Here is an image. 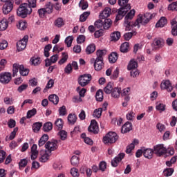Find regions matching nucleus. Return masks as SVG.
<instances>
[{
  "label": "nucleus",
  "instance_id": "nucleus-18",
  "mask_svg": "<svg viewBox=\"0 0 177 177\" xmlns=\"http://www.w3.org/2000/svg\"><path fill=\"white\" fill-rule=\"evenodd\" d=\"M168 23V20L165 17H162L158 21L156 24V27L157 28H162V27H165Z\"/></svg>",
  "mask_w": 177,
  "mask_h": 177
},
{
  "label": "nucleus",
  "instance_id": "nucleus-5",
  "mask_svg": "<svg viewBox=\"0 0 177 177\" xmlns=\"http://www.w3.org/2000/svg\"><path fill=\"white\" fill-rule=\"evenodd\" d=\"M153 153L157 157H162L167 154V148L164 147V144H158L153 146Z\"/></svg>",
  "mask_w": 177,
  "mask_h": 177
},
{
  "label": "nucleus",
  "instance_id": "nucleus-33",
  "mask_svg": "<svg viewBox=\"0 0 177 177\" xmlns=\"http://www.w3.org/2000/svg\"><path fill=\"white\" fill-rule=\"evenodd\" d=\"M118 59V54L117 53H112L109 56V61L110 63H115Z\"/></svg>",
  "mask_w": 177,
  "mask_h": 177
},
{
  "label": "nucleus",
  "instance_id": "nucleus-14",
  "mask_svg": "<svg viewBox=\"0 0 177 177\" xmlns=\"http://www.w3.org/2000/svg\"><path fill=\"white\" fill-rule=\"evenodd\" d=\"M124 157H125V153H120L111 161L112 167H118V162H120V161H122V158H124Z\"/></svg>",
  "mask_w": 177,
  "mask_h": 177
},
{
  "label": "nucleus",
  "instance_id": "nucleus-29",
  "mask_svg": "<svg viewBox=\"0 0 177 177\" xmlns=\"http://www.w3.org/2000/svg\"><path fill=\"white\" fill-rule=\"evenodd\" d=\"M19 73L23 77H27V75H28V73H30V70L28 68H24V65H20Z\"/></svg>",
  "mask_w": 177,
  "mask_h": 177
},
{
  "label": "nucleus",
  "instance_id": "nucleus-10",
  "mask_svg": "<svg viewBox=\"0 0 177 177\" xmlns=\"http://www.w3.org/2000/svg\"><path fill=\"white\" fill-rule=\"evenodd\" d=\"M88 131V132H92L94 135H97L99 133V126L97 125V122L95 120H92L91 121Z\"/></svg>",
  "mask_w": 177,
  "mask_h": 177
},
{
  "label": "nucleus",
  "instance_id": "nucleus-7",
  "mask_svg": "<svg viewBox=\"0 0 177 177\" xmlns=\"http://www.w3.org/2000/svg\"><path fill=\"white\" fill-rule=\"evenodd\" d=\"M27 42H28V35H25L23 39L17 43V49L18 52H21V50H24V49H26Z\"/></svg>",
  "mask_w": 177,
  "mask_h": 177
},
{
  "label": "nucleus",
  "instance_id": "nucleus-54",
  "mask_svg": "<svg viewBox=\"0 0 177 177\" xmlns=\"http://www.w3.org/2000/svg\"><path fill=\"white\" fill-rule=\"evenodd\" d=\"M164 176H171L172 174H174V169L172 168H167L164 170Z\"/></svg>",
  "mask_w": 177,
  "mask_h": 177
},
{
  "label": "nucleus",
  "instance_id": "nucleus-51",
  "mask_svg": "<svg viewBox=\"0 0 177 177\" xmlns=\"http://www.w3.org/2000/svg\"><path fill=\"white\" fill-rule=\"evenodd\" d=\"M8 21L3 20L0 22V31H5L8 28Z\"/></svg>",
  "mask_w": 177,
  "mask_h": 177
},
{
  "label": "nucleus",
  "instance_id": "nucleus-47",
  "mask_svg": "<svg viewBox=\"0 0 177 177\" xmlns=\"http://www.w3.org/2000/svg\"><path fill=\"white\" fill-rule=\"evenodd\" d=\"M62 58L58 62V64L60 65L64 64L68 59V55L66 53H62Z\"/></svg>",
  "mask_w": 177,
  "mask_h": 177
},
{
  "label": "nucleus",
  "instance_id": "nucleus-12",
  "mask_svg": "<svg viewBox=\"0 0 177 177\" xmlns=\"http://www.w3.org/2000/svg\"><path fill=\"white\" fill-rule=\"evenodd\" d=\"M13 9V1L6 2L3 6V13L4 15H8L12 12Z\"/></svg>",
  "mask_w": 177,
  "mask_h": 177
},
{
  "label": "nucleus",
  "instance_id": "nucleus-25",
  "mask_svg": "<svg viewBox=\"0 0 177 177\" xmlns=\"http://www.w3.org/2000/svg\"><path fill=\"white\" fill-rule=\"evenodd\" d=\"M48 139H49V136H48L47 134L43 135L39 140V142H38L39 147H41V146H44V145H45V143L48 142Z\"/></svg>",
  "mask_w": 177,
  "mask_h": 177
},
{
  "label": "nucleus",
  "instance_id": "nucleus-32",
  "mask_svg": "<svg viewBox=\"0 0 177 177\" xmlns=\"http://www.w3.org/2000/svg\"><path fill=\"white\" fill-rule=\"evenodd\" d=\"M53 129V124L50 122H46L43 126V131L44 132H49V131H52Z\"/></svg>",
  "mask_w": 177,
  "mask_h": 177
},
{
  "label": "nucleus",
  "instance_id": "nucleus-21",
  "mask_svg": "<svg viewBox=\"0 0 177 177\" xmlns=\"http://www.w3.org/2000/svg\"><path fill=\"white\" fill-rule=\"evenodd\" d=\"M111 96L115 99H118L121 95V88L115 87L111 91Z\"/></svg>",
  "mask_w": 177,
  "mask_h": 177
},
{
  "label": "nucleus",
  "instance_id": "nucleus-60",
  "mask_svg": "<svg viewBox=\"0 0 177 177\" xmlns=\"http://www.w3.org/2000/svg\"><path fill=\"white\" fill-rule=\"evenodd\" d=\"M106 167L107 164L106 163V162L102 161L99 164V170L104 172V171L106 170Z\"/></svg>",
  "mask_w": 177,
  "mask_h": 177
},
{
  "label": "nucleus",
  "instance_id": "nucleus-34",
  "mask_svg": "<svg viewBox=\"0 0 177 177\" xmlns=\"http://www.w3.org/2000/svg\"><path fill=\"white\" fill-rule=\"evenodd\" d=\"M129 50V43L124 42L120 46V52L122 53H127Z\"/></svg>",
  "mask_w": 177,
  "mask_h": 177
},
{
  "label": "nucleus",
  "instance_id": "nucleus-46",
  "mask_svg": "<svg viewBox=\"0 0 177 177\" xmlns=\"http://www.w3.org/2000/svg\"><path fill=\"white\" fill-rule=\"evenodd\" d=\"M167 9L171 12H177V1L169 4Z\"/></svg>",
  "mask_w": 177,
  "mask_h": 177
},
{
  "label": "nucleus",
  "instance_id": "nucleus-62",
  "mask_svg": "<svg viewBox=\"0 0 177 177\" xmlns=\"http://www.w3.org/2000/svg\"><path fill=\"white\" fill-rule=\"evenodd\" d=\"M17 28L19 30H26V28H27V23L24 21H20L17 25Z\"/></svg>",
  "mask_w": 177,
  "mask_h": 177
},
{
  "label": "nucleus",
  "instance_id": "nucleus-61",
  "mask_svg": "<svg viewBox=\"0 0 177 177\" xmlns=\"http://www.w3.org/2000/svg\"><path fill=\"white\" fill-rule=\"evenodd\" d=\"M71 174L73 177H79L80 176V173H78V169H77V168H72L71 169Z\"/></svg>",
  "mask_w": 177,
  "mask_h": 177
},
{
  "label": "nucleus",
  "instance_id": "nucleus-24",
  "mask_svg": "<svg viewBox=\"0 0 177 177\" xmlns=\"http://www.w3.org/2000/svg\"><path fill=\"white\" fill-rule=\"evenodd\" d=\"M111 15V8L106 7L102 12L100 14L102 19H107Z\"/></svg>",
  "mask_w": 177,
  "mask_h": 177
},
{
  "label": "nucleus",
  "instance_id": "nucleus-59",
  "mask_svg": "<svg viewBox=\"0 0 177 177\" xmlns=\"http://www.w3.org/2000/svg\"><path fill=\"white\" fill-rule=\"evenodd\" d=\"M55 125L59 128V129H62L63 128V120L62 119H57L55 122Z\"/></svg>",
  "mask_w": 177,
  "mask_h": 177
},
{
  "label": "nucleus",
  "instance_id": "nucleus-30",
  "mask_svg": "<svg viewBox=\"0 0 177 177\" xmlns=\"http://www.w3.org/2000/svg\"><path fill=\"white\" fill-rule=\"evenodd\" d=\"M171 35L174 37L177 36V21L175 19L171 21Z\"/></svg>",
  "mask_w": 177,
  "mask_h": 177
},
{
  "label": "nucleus",
  "instance_id": "nucleus-50",
  "mask_svg": "<svg viewBox=\"0 0 177 177\" xmlns=\"http://www.w3.org/2000/svg\"><path fill=\"white\" fill-rule=\"evenodd\" d=\"M74 37L73 36H68L65 39V44L67 45L68 48H70L73 44Z\"/></svg>",
  "mask_w": 177,
  "mask_h": 177
},
{
  "label": "nucleus",
  "instance_id": "nucleus-55",
  "mask_svg": "<svg viewBox=\"0 0 177 177\" xmlns=\"http://www.w3.org/2000/svg\"><path fill=\"white\" fill-rule=\"evenodd\" d=\"M37 13L41 19H44L46 15V11H45L44 8H40L38 10Z\"/></svg>",
  "mask_w": 177,
  "mask_h": 177
},
{
  "label": "nucleus",
  "instance_id": "nucleus-36",
  "mask_svg": "<svg viewBox=\"0 0 177 177\" xmlns=\"http://www.w3.org/2000/svg\"><path fill=\"white\" fill-rule=\"evenodd\" d=\"M42 128V122H37L32 124V130L34 132H39V130Z\"/></svg>",
  "mask_w": 177,
  "mask_h": 177
},
{
  "label": "nucleus",
  "instance_id": "nucleus-6",
  "mask_svg": "<svg viewBox=\"0 0 177 177\" xmlns=\"http://www.w3.org/2000/svg\"><path fill=\"white\" fill-rule=\"evenodd\" d=\"M92 80V75L91 74L82 75L78 78V84L80 86H86Z\"/></svg>",
  "mask_w": 177,
  "mask_h": 177
},
{
  "label": "nucleus",
  "instance_id": "nucleus-2",
  "mask_svg": "<svg viewBox=\"0 0 177 177\" xmlns=\"http://www.w3.org/2000/svg\"><path fill=\"white\" fill-rule=\"evenodd\" d=\"M32 12V8H31L28 3H24L19 6L17 9V15L19 16V17H22V19H26L28 15H31Z\"/></svg>",
  "mask_w": 177,
  "mask_h": 177
},
{
  "label": "nucleus",
  "instance_id": "nucleus-64",
  "mask_svg": "<svg viewBox=\"0 0 177 177\" xmlns=\"http://www.w3.org/2000/svg\"><path fill=\"white\" fill-rule=\"evenodd\" d=\"M61 140H66L67 138V132L65 131H61L59 132Z\"/></svg>",
  "mask_w": 177,
  "mask_h": 177
},
{
  "label": "nucleus",
  "instance_id": "nucleus-13",
  "mask_svg": "<svg viewBox=\"0 0 177 177\" xmlns=\"http://www.w3.org/2000/svg\"><path fill=\"white\" fill-rule=\"evenodd\" d=\"M161 89H166L167 92H172L174 90V86H172V84H171V82L169 80H165L162 82L160 84Z\"/></svg>",
  "mask_w": 177,
  "mask_h": 177
},
{
  "label": "nucleus",
  "instance_id": "nucleus-20",
  "mask_svg": "<svg viewBox=\"0 0 177 177\" xmlns=\"http://www.w3.org/2000/svg\"><path fill=\"white\" fill-rule=\"evenodd\" d=\"M135 145H139V140L137 139H134L129 146L127 147L126 153L127 154H130L131 153L132 150L135 149Z\"/></svg>",
  "mask_w": 177,
  "mask_h": 177
},
{
  "label": "nucleus",
  "instance_id": "nucleus-8",
  "mask_svg": "<svg viewBox=\"0 0 177 177\" xmlns=\"http://www.w3.org/2000/svg\"><path fill=\"white\" fill-rule=\"evenodd\" d=\"M12 81V73L9 72H3L0 73V82L1 84H9Z\"/></svg>",
  "mask_w": 177,
  "mask_h": 177
},
{
  "label": "nucleus",
  "instance_id": "nucleus-63",
  "mask_svg": "<svg viewBox=\"0 0 177 177\" xmlns=\"http://www.w3.org/2000/svg\"><path fill=\"white\" fill-rule=\"evenodd\" d=\"M132 37H133V32H127L124 35V39L125 41H129Z\"/></svg>",
  "mask_w": 177,
  "mask_h": 177
},
{
  "label": "nucleus",
  "instance_id": "nucleus-16",
  "mask_svg": "<svg viewBox=\"0 0 177 177\" xmlns=\"http://www.w3.org/2000/svg\"><path fill=\"white\" fill-rule=\"evenodd\" d=\"M150 21L149 19L145 18V17H140V18L136 19V21L133 24V26L136 27V26H139V24H143L144 26H146L147 23Z\"/></svg>",
  "mask_w": 177,
  "mask_h": 177
},
{
  "label": "nucleus",
  "instance_id": "nucleus-45",
  "mask_svg": "<svg viewBox=\"0 0 177 177\" xmlns=\"http://www.w3.org/2000/svg\"><path fill=\"white\" fill-rule=\"evenodd\" d=\"M19 70H20V65L14 64L12 66V77H16V75H17Z\"/></svg>",
  "mask_w": 177,
  "mask_h": 177
},
{
  "label": "nucleus",
  "instance_id": "nucleus-52",
  "mask_svg": "<svg viewBox=\"0 0 177 177\" xmlns=\"http://www.w3.org/2000/svg\"><path fill=\"white\" fill-rule=\"evenodd\" d=\"M77 92L79 93V95L80 97H85V93H86V89L84 88L81 89V87H77L76 88Z\"/></svg>",
  "mask_w": 177,
  "mask_h": 177
},
{
  "label": "nucleus",
  "instance_id": "nucleus-37",
  "mask_svg": "<svg viewBox=\"0 0 177 177\" xmlns=\"http://www.w3.org/2000/svg\"><path fill=\"white\" fill-rule=\"evenodd\" d=\"M44 9H45V11L47 15H50V13L53 12V4L49 2L47 4H46V8H44Z\"/></svg>",
  "mask_w": 177,
  "mask_h": 177
},
{
  "label": "nucleus",
  "instance_id": "nucleus-26",
  "mask_svg": "<svg viewBox=\"0 0 177 177\" xmlns=\"http://www.w3.org/2000/svg\"><path fill=\"white\" fill-rule=\"evenodd\" d=\"M114 86V84L113 82H109L106 87L104 88V92L106 93V95H110L113 91V87Z\"/></svg>",
  "mask_w": 177,
  "mask_h": 177
},
{
  "label": "nucleus",
  "instance_id": "nucleus-3",
  "mask_svg": "<svg viewBox=\"0 0 177 177\" xmlns=\"http://www.w3.org/2000/svg\"><path fill=\"white\" fill-rule=\"evenodd\" d=\"M118 140V135L115 132L110 131L103 138L104 145H113Z\"/></svg>",
  "mask_w": 177,
  "mask_h": 177
},
{
  "label": "nucleus",
  "instance_id": "nucleus-53",
  "mask_svg": "<svg viewBox=\"0 0 177 177\" xmlns=\"http://www.w3.org/2000/svg\"><path fill=\"white\" fill-rule=\"evenodd\" d=\"M54 84H55V81L53 80L50 79L48 82V83L46 86V88L44 90V92H46L47 89H50V88H53Z\"/></svg>",
  "mask_w": 177,
  "mask_h": 177
},
{
  "label": "nucleus",
  "instance_id": "nucleus-44",
  "mask_svg": "<svg viewBox=\"0 0 177 177\" xmlns=\"http://www.w3.org/2000/svg\"><path fill=\"white\" fill-rule=\"evenodd\" d=\"M102 111H103V109L102 108L95 109L93 113V117H95L96 118H100V117H102Z\"/></svg>",
  "mask_w": 177,
  "mask_h": 177
},
{
  "label": "nucleus",
  "instance_id": "nucleus-43",
  "mask_svg": "<svg viewBox=\"0 0 177 177\" xmlns=\"http://www.w3.org/2000/svg\"><path fill=\"white\" fill-rule=\"evenodd\" d=\"M138 67V62L136 61L131 60L127 68L128 70H135V68H137Z\"/></svg>",
  "mask_w": 177,
  "mask_h": 177
},
{
  "label": "nucleus",
  "instance_id": "nucleus-39",
  "mask_svg": "<svg viewBox=\"0 0 177 177\" xmlns=\"http://www.w3.org/2000/svg\"><path fill=\"white\" fill-rule=\"evenodd\" d=\"M153 45L156 46V48H162L164 46V40L162 39H156L153 41Z\"/></svg>",
  "mask_w": 177,
  "mask_h": 177
},
{
  "label": "nucleus",
  "instance_id": "nucleus-11",
  "mask_svg": "<svg viewBox=\"0 0 177 177\" xmlns=\"http://www.w3.org/2000/svg\"><path fill=\"white\" fill-rule=\"evenodd\" d=\"M128 2H129V0H118V3L120 6L119 9L126 12L131 10V4L128 3Z\"/></svg>",
  "mask_w": 177,
  "mask_h": 177
},
{
  "label": "nucleus",
  "instance_id": "nucleus-28",
  "mask_svg": "<svg viewBox=\"0 0 177 177\" xmlns=\"http://www.w3.org/2000/svg\"><path fill=\"white\" fill-rule=\"evenodd\" d=\"M49 102L53 103V104H59V96L55 94H51L48 96Z\"/></svg>",
  "mask_w": 177,
  "mask_h": 177
},
{
  "label": "nucleus",
  "instance_id": "nucleus-35",
  "mask_svg": "<svg viewBox=\"0 0 177 177\" xmlns=\"http://www.w3.org/2000/svg\"><path fill=\"white\" fill-rule=\"evenodd\" d=\"M90 15L91 12L88 11L83 12L80 17V21L81 23H84V21H86V19L89 17Z\"/></svg>",
  "mask_w": 177,
  "mask_h": 177
},
{
  "label": "nucleus",
  "instance_id": "nucleus-9",
  "mask_svg": "<svg viewBox=\"0 0 177 177\" xmlns=\"http://www.w3.org/2000/svg\"><path fill=\"white\" fill-rule=\"evenodd\" d=\"M57 143H59V141L56 140L48 141L45 145V147L50 153H51L52 151H55V150H57L59 147V146H57Z\"/></svg>",
  "mask_w": 177,
  "mask_h": 177
},
{
  "label": "nucleus",
  "instance_id": "nucleus-38",
  "mask_svg": "<svg viewBox=\"0 0 177 177\" xmlns=\"http://www.w3.org/2000/svg\"><path fill=\"white\" fill-rule=\"evenodd\" d=\"M68 121L69 124L74 125V124L77 122V115H75V114H69L68 116Z\"/></svg>",
  "mask_w": 177,
  "mask_h": 177
},
{
  "label": "nucleus",
  "instance_id": "nucleus-23",
  "mask_svg": "<svg viewBox=\"0 0 177 177\" xmlns=\"http://www.w3.org/2000/svg\"><path fill=\"white\" fill-rule=\"evenodd\" d=\"M127 13H128V11L119 9L115 21H120V20H122V19H124V16H125Z\"/></svg>",
  "mask_w": 177,
  "mask_h": 177
},
{
  "label": "nucleus",
  "instance_id": "nucleus-56",
  "mask_svg": "<svg viewBox=\"0 0 177 177\" xmlns=\"http://www.w3.org/2000/svg\"><path fill=\"white\" fill-rule=\"evenodd\" d=\"M165 104L160 103L156 106V109L158 111H160V113H162V111H165Z\"/></svg>",
  "mask_w": 177,
  "mask_h": 177
},
{
  "label": "nucleus",
  "instance_id": "nucleus-19",
  "mask_svg": "<svg viewBox=\"0 0 177 177\" xmlns=\"http://www.w3.org/2000/svg\"><path fill=\"white\" fill-rule=\"evenodd\" d=\"M65 25L66 22L64 21V19L62 17H58L54 21V26L57 28H62V27H64Z\"/></svg>",
  "mask_w": 177,
  "mask_h": 177
},
{
  "label": "nucleus",
  "instance_id": "nucleus-4",
  "mask_svg": "<svg viewBox=\"0 0 177 177\" xmlns=\"http://www.w3.org/2000/svg\"><path fill=\"white\" fill-rule=\"evenodd\" d=\"M135 13V10H131L124 17V26L126 27V31H131V30L133 28V26L131 23V19H133Z\"/></svg>",
  "mask_w": 177,
  "mask_h": 177
},
{
  "label": "nucleus",
  "instance_id": "nucleus-48",
  "mask_svg": "<svg viewBox=\"0 0 177 177\" xmlns=\"http://www.w3.org/2000/svg\"><path fill=\"white\" fill-rule=\"evenodd\" d=\"M30 63L32 66H39V64H41V61L39 57H32L30 59Z\"/></svg>",
  "mask_w": 177,
  "mask_h": 177
},
{
  "label": "nucleus",
  "instance_id": "nucleus-15",
  "mask_svg": "<svg viewBox=\"0 0 177 177\" xmlns=\"http://www.w3.org/2000/svg\"><path fill=\"white\" fill-rule=\"evenodd\" d=\"M153 154H154V149H151L150 148L143 149V156L145 158L151 160V158H153Z\"/></svg>",
  "mask_w": 177,
  "mask_h": 177
},
{
  "label": "nucleus",
  "instance_id": "nucleus-31",
  "mask_svg": "<svg viewBox=\"0 0 177 177\" xmlns=\"http://www.w3.org/2000/svg\"><path fill=\"white\" fill-rule=\"evenodd\" d=\"M95 50H96V46L94 44H91L86 47V55H91Z\"/></svg>",
  "mask_w": 177,
  "mask_h": 177
},
{
  "label": "nucleus",
  "instance_id": "nucleus-27",
  "mask_svg": "<svg viewBox=\"0 0 177 177\" xmlns=\"http://www.w3.org/2000/svg\"><path fill=\"white\" fill-rule=\"evenodd\" d=\"M113 24V21H111L110 19H106L104 21H102V26L104 30H109L110 27H111V25Z\"/></svg>",
  "mask_w": 177,
  "mask_h": 177
},
{
  "label": "nucleus",
  "instance_id": "nucleus-1",
  "mask_svg": "<svg viewBox=\"0 0 177 177\" xmlns=\"http://www.w3.org/2000/svg\"><path fill=\"white\" fill-rule=\"evenodd\" d=\"M97 58L95 59L94 68L96 71H100L103 68L104 64L103 63V57L107 55L106 50H97L96 52Z\"/></svg>",
  "mask_w": 177,
  "mask_h": 177
},
{
  "label": "nucleus",
  "instance_id": "nucleus-40",
  "mask_svg": "<svg viewBox=\"0 0 177 177\" xmlns=\"http://www.w3.org/2000/svg\"><path fill=\"white\" fill-rule=\"evenodd\" d=\"M111 41H118L121 38V33L120 32H113L111 34Z\"/></svg>",
  "mask_w": 177,
  "mask_h": 177
},
{
  "label": "nucleus",
  "instance_id": "nucleus-17",
  "mask_svg": "<svg viewBox=\"0 0 177 177\" xmlns=\"http://www.w3.org/2000/svg\"><path fill=\"white\" fill-rule=\"evenodd\" d=\"M132 131V123L127 122L122 127L121 129L122 133H127Z\"/></svg>",
  "mask_w": 177,
  "mask_h": 177
},
{
  "label": "nucleus",
  "instance_id": "nucleus-57",
  "mask_svg": "<svg viewBox=\"0 0 177 177\" xmlns=\"http://www.w3.org/2000/svg\"><path fill=\"white\" fill-rule=\"evenodd\" d=\"M59 115H66L67 114V109L66 106L63 105L59 109Z\"/></svg>",
  "mask_w": 177,
  "mask_h": 177
},
{
  "label": "nucleus",
  "instance_id": "nucleus-22",
  "mask_svg": "<svg viewBox=\"0 0 177 177\" xmlns=\"http://www.w3.org/2000/svg\"><path fill=\"white\" fill-rule=\"evenodd\" d=\"M49 160V155L46 151H40V158L39 161L40 162H46Z\"/></svg>",
  "mask_w": 177,
  "mask_h": 177
},
{
  "label": "nucleus",
  "instance_id": "nucleus-49",
  "mask_svg": "<svg viewBox=\"0 0 177 177\" xmlns=\"http://www.w3.org/2000/svg\"><path fill=\"white\" fill-rule=\"evenodd\" d=\"M37 114V109L34 108L27 112L26 118H31Z\"/></svg>",
  "mask_w": 177,
  "mask_h": 177
},
{
  "label": "nucleus",
  "instance_id": "nucleus-58",
  "mask_svg": "<svg viewBox=\"0 0 177 177\" xmlns=\"http://www.w3.org/2000/svg\"><path fill=\"white\" fill-rule=\"evenodd\" d=\"M126 118L127 120H129V121H132L133 120V118H135V113L133 111H129L127 115H126Z\"/></svg>",
  "mask_w": 177,
  "mask_h": 177
},
{
  "label": "nucleus",
  "instance_id": "nucleus-41",
  "mask_svg": "<svg viewBox=\"0 0 177 177\" xmlns=\"http://www.w3.org/2000/svg\"><path fill=\"white\" fill-rule=\"evenodd\" d=\"M95 99L97 102L103 101V91L98 90L95 94Z\"/></svg>",
  "mask_w": 177,
  "mask_h": 177
},
{
  "label": "nucleus",
  "instance_id": "nucleus-42",
  "mask_svg": "<svg viewBox=\"0 0 177 177\" xmlns=\"http://www.w3.org/2000/svg\"><path fill=\"white\" fill-rule=\"evenodd\" d=\"M71 162L73 167H76V165L80 164V158L77 156H73L71 159Z\"/></svg>",
  "mask_w": 177,
  "mask_h": 177
}]
</instances>
